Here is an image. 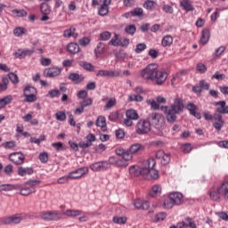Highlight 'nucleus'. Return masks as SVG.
<instances>
[{
  "mask_svg": "<svg viewBox=\"0 0 228 228\" xmlns=\"http://www.w3.org/2000/svg\"><path fill=\"white\" fill-rule=\"evenodd\" d=\"M129 172L131 175H134V177H138L139 175H142V177H145L149 170H147V166L146 164H144L142 167H140L138 166H132L129 168Z\"/></svg>",
  "mask_w": 228,
  "mask_h": 228,
  "instance_id": "6e6552de",
  "label": "nucleus"
},
{
  "mask_svg": "<svg viewBox=\"0 0 228 228\" xmlns=\"http://www.w3.org/2000/svg\"><path fill=\"white\" fill-rule=\"evenodd\" d=\"M88 167H80L71 173H69L70 179H79L85 175V174H87Z\"/></svg>",
  "mask_w": 228,
  "mask_h": 228,
  "instance_id": "aec40b11",
  "label": "nucleus"
},
{
  "mask_svg": "<svg viewBox=\"0 0 228 228\" xmlns=\"http://www.w3.org/2000/svg\"><path fill=\"white\" fill-rule=\"evenodd\" d=\"M143 15V9L135 8L132 11V17H142Z\"/></svg>",
  "mask_w": 228,
  "mask_h": 228,
  "instance_id": "052dcab7",
  "label": "nucleus"
},
{
  "mask_svg": "<svg viewBox=\"0 0 228 228\" xmlns=\"http://www.w3.org/2000/svg\"><path fill=\"white\" fill-rule=\"evenodd\" d=\"M112 220L114 224H126V222H127L126 217H120V216H114Z\"/></svg>",
  "mask_w": 228,
  "mask_h": 228,
  "instance_id": "69168bd1",
  "label": "nucleus"
},
{
  "mask_svg": "<svg viewBox=\"0 0 228 228\" xmlns=\"http://www.w3.org/2000/svg\"><path fill=\"white\" fill-rule=\"evenodd\" d=\"M147 120L150 124H152V126H160V124L165 122V118L159 113L153 112L149 114Z\"/></svg>",
  "mask_w": 228,
  "mask_h": 228,
  "instance_id": "1a4fd4ad",
  "label": "nucleus"
},
{
  "mask_svg": "<svg viewBox=\"0 0 228 228\" xmlns=\"http://www.w3.org/2000/svg\"><path fill=\"white\" fill-rule=\"evenodd\" d=\"M106 49V45L104 43H99L94 49L95 54H104V51Z\"/></svg>",
  "mask_w": 228,
  "mask_h": 228,
  "instance_id": "58836bf2",
  "label": "nucleus"
},
{
  "mask_svg": "<svg viewBox=\"0 0 228 228\" xmlns=\"http://www.w3.org/2000/svg\"><path fill=\"white\" fill-rule=\"evenodd\" d=\"M109 45H113L114 47H118V45H120V39L118 38V34H114L113 38L109 42Z\"/></svg>",
  "mask_w": 228,
  "mask_h": 228,
  "instance_id": "79ce46f5",
  "label": "nucleus"
},
{
  "mask_svg": "<svg viewBox=\"0 0 228 228\" xmlns=\"http://www.w3.org/2000/svg\"><path fill=\"white\" fill-rule=\"evenodd\" d=\"M68 79H69V81H73V83H76L77 85H79V83H83V81H85V76L79 75L78 73H69Z\"/></svg>",
  "mask_w": 228,
  "mask_h": 228,
  "instance_id": "393cba45",
  "label": "nucleus"
},
{
  "mask_svg": "<svg viewBox=\"0 0 228 228\" xmlns=\"http://www.w3.org/2000/svg\"><path fill=\"white\" fill-rule=\"evenodd\" d=\"M110 165H115L116 167H127L129 163H127V160L124 159L122 157H110L109 159Z\"/></svg>",
  "mask_w": 228,
  "mask_h": 228,
  "instance_id": "f3484780",
  "label": "nucleus"
},
{
  "mask_svg": "<svg viewBox=\"0 0 228 228\" xmlns=\"http://www.w3.org/2000/svg\"><path fill=\"white\" fill-rule=\"evenodd\" d=\"M154 167H156V160H154V159H150L146 161V170H148L144 176L146 179L149 175L151 179H158V177H159V174L158 170L154 169Z\"/></svg>",
  "mask_w": 228,
  "mask_h": 228,
  "instance_id": "20e7f679",
  "label": "nucleus"
},
{
  "mask_svg": "<svg viewBox=\"0 0 228 228\" xmlns=\"http://www.w3.org/2000/svg\"><path fill=\"white\" fill-rule=\"evenodd\" d=\"M216 111L219 115L228 114V106L225 105V101H221L216 102Z\"/></svg>",
  "mask_w": 228,
  "mask_h": 228,
  "instance_id": "bb28decb",
  "label": "nucleus"
},
{
  "mask_svg": "<svg viewBox=\"0 0 228 228\" xmlns=\"http://www.w3.org/2000/svg\"><path fill=\"white\" fill-rule=\"evenodd\" d=\"M26 102H35L37 101V94H28V91L23 94Z\"/></svg>",
  "mask_w": 228,
  "mask_h": 228,
  "instance_id": "49530a36",
  "label": "nucleus"
},
{
  "mask_svg": "<svg viewBox=\"0 0 228 228\" xmlns=\"http://www.w3.org/2000/svg\"><path fill=\"white\" fill-rule=\"evenodd\" d=\"M180 6L185 10V12H193V5L191 4L188 0H183L180 2Z\"/></svg>",
  "mask_w": 228,
  "mask_h": 228,
  "instance_id": "72a5a7b5",
  "label": "nucleus"
},
{
  "mask_svg": "<svg viewBox=\"0 0 228 228\" xmlns=\"http://www.w3.org/2000/svg\"><path fill=\"white\" fill-rule=\"evenodd\" d=\"M145 49H147V45H145L144 43H139L135 46L134 53L140 54V53L145 51Z\"/></svg>",
  "mask_w": 228,
  "mask_h": 228,
  "instance_id": "de8ad7c7",
  "label": "nucleus"
},
{
  "mask_svg": "<svg viewBox=\"0 0 228 228\" xmlns=\"http://www.w3.org/2000/svg\"><path fill=\"white\" fill-rule=\"evenodd\" d=\"M128 100L130 101V102H142V101H143V96L140 94H132L128 96Z\"/></svg>",
  "mask_w": 228,
  "mask_h": 228,
  "instance_id": "37998d69",
  "label": "nucleus"
},
{
  "mask_svg": "<svg viewBox=\"0 0 228 228\" xmlns=\"http://www.w3.org/2000/svg\"><path fill=\"white\" fill-rule=\"evenodd\" d=\"M213 127L216 129V131H222V127H224L225 121L222 114L215 113L213 114Z\"/></svg>",
  "mask_w": 228,
  "mask_h": 228,
  "instance_id": "9d476101",
  "label": "nucleus"
},
{
  "mask_svg": "<svg viewBox=\"0 0 228 228\" xmlns=\"http://www.w3.org/2000/svg\"><path fill=\"white\" fill-rule=\"evenodd\" d=\"M158 195H161V186L159 184L153 185L151 189V192L148 194L149 197H158Z\"/></svg>",
  "mask_w": 228,
  "mask_h": 228,
  "instance_id": "2f4dec72",
  "label": "nucleus"
},
{
  "mask_svg": "<svg viewBox=\"0 0 228 228\" xmlns=\"http://www.w3.org/2000/svg\"><path fill=\"white\" fill-rule=\"evenodd\" d=\"M199 85L201 90H209V83L206 82V80H200Z\"/></svg>",
  "mask_w": 228,
  "mask_h": 228,
  "instance_id": "774afa93",
  "label": "nucleus"
},
{
  "mask_svg": "<svg viewBox=\"0 0 228 228\" xmlns=\"http://www.w3.org/2000/svg\"><path fill=\"white\" fill-rule=\"evenodd\" d=\"M147 104H149L151 110H159V104L154 100H147Z\"/></svg>",
  "mask_w": 228,
  "mask_h": 228,
  "instance_id": "680f3d73",
  "label": "nucleus"
},
{
  "mask_svg": "<svg viewBox=\"0 0 228 228\" xmlns=\"http://www.w3.org/2000/svg\"><path fill=\"white\" fill-rule=\"evenodd\" d=\"M102 3L98 9V15L101 17H106L110 13V4H111V0H101Z\"/></svg>",
  "mask_w": 228,
  "mask_h": 228,
  "instance_id": "ddd939ff",
  "label": "nucleus"
},
{
  "mask_svg": "<svg viewBox=\"0 0 228 228\" xmlns=\"http://www.w3.org/2000/svg\"><path fill=\"white\" fill-rule=\"evenodd\" d=\"M26 92H28V94H37V88L31 86H26L23 94H26Z\"/></svg>",
  "mask_w": 228,
  "mask_h": 228,
  "instance_id": "4d7b16f0",
  "label": "nucleus"
},
{
  "mask_svg": "<svg viewBox=\"0 0 228 228\" xmlns=\"http://www.w3.org/2000/svg\"><path fill=\"white\" fill-rule=\"evenodd\" d=\"M8 77L13 85H17V83H19V77L17 74L11 72L8 74Z\"/></svg>",
  "mask_w": 228,
  "mask_h": 228,
  "instance_id": "864d4df0",
  "label": "nucleus"
},
{
  "mask_svg": "<svg viewBox=\"0 0 228 228\" xmlns=\"http://www.w3.org/2000/svg\"><path fill=\"white\" fill-rule=\"evenodd\" d=\"M60 74H61V69L58 67L47 68L43 72L45 77H56Z\"/></svg>",
  "mask_w": 228,
  "mask_h": 228,
  "instance_id": "dca6fc26",
  "label": "nucleus"
},
{
  "mask_svg": "<svg viewBox=\"0 0 228 228\" xmlns=\"http://www.w3.org/2000/svg\"><path fill=\"white\" fill-rule=\"evenodd\" d=\"M181 150L185 154H190V152H191L193 148L191 147V143H185V144L182 145Z\"/></svg>",
  "mask_w": 228,
  "mask_h": 228,
  "instance_id": "603ef678",
  "label": "nucleus"
},
{
  "mask_svg": "<svg viewBox=\"0 0 228 228\" xmlns=\"http://www.w3.org/2000/svg\"><path fill=\"white\" fill-rule=\"evenodd\" d=\"M83 214V211L79 209H67L66 211L63 212V215L65 216H68L69 218H76L77 216H81Z\"/></svg>",
  "mask_w": 228,
  "mask_h": 228,
  "instance_id": "a878e982",
  "label": "nucleus"
},
{
  "mask_svg": "<svg viewBox=\"0 0 228 228\" xmlns=\"http://www.w3.org/2000/svg\"><path fill=\"white\" fill-rule=\"evenodd\" d=\"M76 31V28H69L64 30L63 37L65 38H70V37H77V34L74 33Z\"/></svg>",
  "mask_w": 228,
  "mask_h": 228,
  "instance_id": "a18cd8bd",
  "label": "nucleus"
},
{
  "mask_svg": "<svg viewBox=\"0 0 228 228\" xmlns=\"http://www.w3.org/2000/svg\"><path fill=\"white\" fill-rule=\"evenodd\" d=\"M160 110L165 113L167 122H169V124H174V122L177 120L176 115H179L180 112L184 110V103L183 99L176 97L170 107L161 106Z\"/></svg>",
  "mask_w": 228,
  "mask_h": 228,
  "instance_id": "f257e3e1",
  "label": "nucleus"
},
{
  "mask_svg": "<svg viewBox=\"0 0 228 228\" xmlns=\"http://www.w3.org/2000/svg\"><path fill=\"white\" fill-rule=\"evenodd\" d=\"M122 76L119 71L108 69H100L96 74V77H120Z\"/></svg>",
  "mask_w": 228,
  "mask_h": 228,
  "instance_id": "f8f14e48",
  "label": "nucleus"
},
{
  "mask_svg": "<svg viewBox=\"0 0 228 228\" xmlns=\"http://www.w3.org/2000/svg\"><path fill=\"white\" fill-rule=\"evenodd\" d=\"M92 98H86L84 101L79 102V106H83L84 108H86L88 106H92Z\"/></svg>",
  "mask_w": 228,
  "mask_h": 228,
  "instance_id": "0e129e2a",
  "label": "nucleus"
},
{
  "mask_svg": "<svg viewBox=\"0 0 228 228\" xmlns=\"http://www.w3.org/2000/svg\"><path fill=\"white\" fill-rule=\"evenodd\" d=\"M20 222H22V216H20L19 214L3 219V224L5 225H12V224H20Z\"/></svg>",
  "mask_w": 228,
  "mask_h": 228,
  "instance_id": "6ab92c4d",
  "label": "nucleus"
},
{
  "mask_svg": "<svg viewBox=\"0 0 228 228\" xmlns=\"http://www.w3.org/2000/svg\"><path fill=\"white\" fill-rule=\"evenodd\" d=\"M78 65H79V67H82V69H84V70H86L87 72H94L95 71V66L90 62H86L85 61H79Z\"/></svg>",
  "mask_w": 228,
  "mask_h": 228,
  "instance_id": "cd10ccee",
  "label": "nucleus"
},
{
  "mask_svg": "<svg viewBox=\"0 0 228 228\" xmlns=\"http://www.w3.org/2000/svg\"><path fill=\"white\" fill-rule=\"evenodd\" d=\"M9 159L14 163V165H22L26 157L22 152H14L9 155Z\"/></svg>",
  "mask_w": 228,
  "mask_h": 228,
  "instance_id": "2eb2a0df",
  "label": "nucleus"
},
{
  "mask_svg": "<svg viewBox=\"0 0 228 228\" xmlns=\"http://www.w3.org/2000/svg\"><path fill=\"white\" fill-rule=\"evenodd\" d=\"M25 33H26V28L22 27H18L13 30V34L15 35V37H22V35H24Z\"/></svg>",
  "mask_w": 228,
  "mask_h": 228,
  "instance_id": "09e8293b",
  "label": "nucleus"
},
{
  "mask_svg": "<svg viewBox=\"0 0 228 228\" xmlns=\"http://www.w3.org/2000/svg\"><path fill=\"white\" fill-rule=\"evenodd\" d=\"M157 5H158V4L156 2H154V0H147L143 4V8H145L146 10H152Z\"/></svg>",
  "mask_w": 228,
  "mask_h": 228,
  "instance_id": "4c0bfd02",
  "label": "nucleus"
},
{
  "mask_svg": "<svg viewBox=\"0 0 228 228\" xmlns=\"http://www.w3.org/2000/svg\"><path fill=\"white\" fill-rule=\"evenodd\" d=\"M195 224V221H193V219L190 216L185 217L183 221L179 222L176 224L177 228H188V227H191L193 226Z\"/></svg>",
  "mask_w": 228,
  "mask_h": 228,
  "instance_id": "b1692460",
  "label": "nucleus"
},
{
  "mask_svg": "<svg viewBox=\"0 0 228 228\" xmlns=\"http://www.w3.org/2000/svg\"><path fill=\"white\" fill-rule=\"evenodd\" d=\"M39 160L41 163H47L49 161V154L45 151L39 153Z\"/></svg>",
  "mask_w": 228,
  "mask_h": 228,
  "instance_id": "5fc2aeb1",
  "label": "nucleus"
},
{
  "mask_svg": "<svg viewBox=\"0 0 228 228\" xmlns=\"http://www.w3.org/2000/svg\"><path fill=\"white\" fill-rule=\"evenodd\" d=\"M90 44V38L84 37L81 39L78 40V45H81V47H86Z\"/></svg>",
  "mask_w": 228,
  "mask_h": 228,
  "instance_id": "bf43d9fd",
  "label": "nucleus"
},
{
  "mask_svg": "<svg viewBox=\"0 0 228 228\" xmlns=\"http://www.w3.org/2000/svg\"><path fill=\"white\" fill-rule=\"evenodd\" d=\"M175 204L172 200V199L169 197L168 199L165 200L163 202V208L164 209H172Z\"/></svg>",
  "mask_w": 228,
  "mask_h": 228,
  "instance_id": "ea45409f",
  "label": "nucleus"
},
{
  "mask_svg": "<svg viewBox=\"0 0 228 228\" xmlns=\"http://www.w3.org/2000/svg\"><path fill=\"white\" fill-rule=\"evenodd\" d=\"M67 49L71 54H77V53H79V45L76 43H70L68 45Z\"/></svg>",
  "mask_w": 228,
  "mask_h": 228,
  "instance_id": "7c9ffc66",
  "label": "nucleus"
},
{
  "mask_svg": "<svg viewBox=\"0 0 228 228\" xmlns=\"http://www.w3.org/2000/svg\"><path fill=\"white\" fill-rule=\"evenodd\" d=\"M61 216L59 211H46L41 213L42 220L46 222H58V220H61Z\"/></svg>",
  "mask_w": 228,
  "mask_h": 228,
  "instance_id": "0eeeda50",
  "label": "nucleus"
},
{
  "mask_svg": "<svg viewBox=\"0 0 228 228\" xmlns=\"http://www.w3.org/2000/svg\"><path fill=\"white\" fill-rule=\"evenodd\" d=\"M12 95H7L2 99H0V110L2 108H4V106H6L7 104H10V102H12Z\"/></svg>",
  "mask_w": 228,
  "mask_h": 228,
  "instance_id": "e433bc0d",
  "label": "nucleus"
},
{
  "mask_svg": "<svg viewBox=\"0 0 228 228\" xmlns=\"http://www.w3.org/2000/svg\"><path fill=\"white\" fill-rule=\"evenodd\" d=\"M60 95V90L58 89H53L50 90L46 95V97H50L51 99H54V97H59Z\"/></svg>",
  "mask_w": 228,
  "mask_h": 228,
  "instance_id": "6e6d98bb",
  "label": "nucleus"
},
{
  "mask_svg": "<svg viewBox=\"0 0 228 228\" xmlns=\"http://www.w3.org/2000/svg\"><path fill=\"white\" fill-rule=\"evenodd\" d=\"M173 42L174 38L172 37V36L167 35L163 37L162 45L163 47H168L169 45H172Z\"/></svg>",
  "mask_w": 228,
  "mask_h": 228,
  "instance_id": "c9c22d12",
  "label": "nucleus"
},
{
  "mask_svg": "<svg viewBox=\"0 0 228 228\" xmlns=\"http://www.w3.org/2000/svg\"><path fill=\"white\" fill-rule=\"evenodd\" d=\"M13 54L15 58H19L20 60H21V58H26V56H31V54H33V50L18 49Z\"/></svg>",
  "mask_w": 228,
  "mask_h": 228,
  "instance_id": "4be33fe9",
  "label": "nucleus"
},
{
  "mask_svg": "<svg viewBox=\"0 0 228 228\" xmlns=\"http://www.w3.org/2000/svg\"><path fill=\"white\" fill-rule=\"evenodd\" d=\"M169 199H171L175 206H181V204H183V193L181 192L170 193Z\"/></svg>",
  "mask_w": 228,
  "mask_h": 228,
  "instance_id": "412c9836",
  "label": "nucleus"
},
{
  "mask_svg": "<svg viewBox=\"0 0 228 228\" xmlns=\"http://www.w3.org/2000/svg\"><path fill=\"white\" fill-rule=\"evenodd\" d=\"M160 163L161 165H168V163H170V154H164V156L160 159Z\"/></svg>",
  "mask_w": 228,
  "mask_h": 228,
  "instance_id": "e2e57ef3",
  "label": "nucleus"
},
{
  "mask_svg": "<svg viewBox=\"0 0 228 228\" xmlns=\"http://www.w3.org/2000/svg\"><path fill=\"white\" fill-rule=\"evenodd\" d=\"M126 118H130L132 120H138L139 118L138 112L133 109L126 110Z\"/></svg>",
  "mask_w": 228,
  "mask_h": 228,
  "instance_id": "473e14b6",
  "label": "nucleus"
},
{
  "mask_svg": "<svg viewBox=\"0 0 228 228\" xmlns=\"http://www.w3.org/2000/svg\"><path fill=\"white\" fill-rule=\"evenodd\" d=\"M156 70H158V64L156 63L149 64L144 69H142V77L147 80L149 79L154 80Z\"/></svg>",
  "mask_w": 228,
  "mask_h": 228,
  "instance_id": "423d86ee",
  "label": "nucleus"
},
{
  "mask_svg": "<svg viewBox=\"0 0 228 228\" xmlns=\"http://www.w3.org/2000/svg\"><path fill=\"white\" fill-rule=\"evenodd\" d=\"M2 147H4V149H13L15 147V142L13 141L5 142L2 143Z\"/></svg>",
  "mask_w": 228,
  "mask_h": 228,
  "instance_id": "338daca9",
  "label": "nucleus"
},
{
  "mask_svg": "<svg viewBox=\"0 0 228 228\" xmlns=\"http://www.w3.org/2000/svg\"><path fill=\"white\" fill-rule=\"evenodd\" d=\"M209 37H210L209 29L208 28L203 29L201 32V37L200 39V44H202V45H206V44L209 42Z\"/></svg>",
  "mask_w": 228,
  "mask_h": 228,
  "instance_id": "c85d7f7f",
  "label": "nucleus"
},
{
  "mask_svg": "<svg viewBox=\"0 0 228 228\" xmlns=\"http://www.w3.org/2000/svg\"><path fill=\"white\" fill-rule=\"evenodd\" d=\"M224 197L226 200H228V183L224 182L221 184L220 187L216 189V191L210 192V199L212 200L218 201L220 200V197Z\"/></svg>",
  "mask_w": 228,
  "mask_h": 228,
  "instance_id": "7ed1b4c3",
  "label": "nucleus"
},
{
  "mask_svg": "<svg viewBox=\"0 0 228 228\" xmlns=\"http://www.w3.org/2000/svg\"><path fill=\"white\" fill-rule=\"evenodd\" d=\"M56 119L60 122H63V120L67 119V115L63 111H58L55 114Z\"/></svg>",
  "mask_w": 228,
  "mask_h": 228,
  "instance_id": "13d9d810",
  "label": "nucleus"
},
{
  "mask_svg": "<svg viewBox=\"0 0 228 228\" xmlns=\"http://www.w3.org/2000/svg\"><path fill=\"white\" fill-rule=\"evenodd\" d=\"M17 187L13 184H1L0 191H12V190H16Z\"/></svg>",
  "mask_w": 228,
  "mask_h": 228,
  "instance_id": "c03bdc74",
  "label": "nucleus"
},
{
  "mask_svg": "<svg viewBox=\"0 0 228 228\" xmlns=\"http://www.w3.org/2000/svg\"><path fill=\"white\" fill-rule=\"evenodd\" d=\"M90 168L93 172H101L108 170L110 168V164L106 160L98 161L91 164Z\"/></svg>",
  "mask_w": 228,
  "mask_h": 228,
  "instance_id": "9b49d317",
  "label": "nucleus"
},
{
  "mask_svg": "<svg viewBox=\"0 0 228 228\" xmlns=\"http://www.w3.org/2000/svg\"><path fill=\"white\" fill-rule=\"evenodd\" d=\"M135 131L137 134H147L151 131V123L148 119H140L136 126Z\"/></svg>",
  "mask_w": 228,
  "mask_h": 228,
  "instance_id": "39448f33",
  "label": "nucleus"
},
{
  "mask_svg": "<svg viewBox=\"0 0 228 228\" xmlns=\"http://www.w3.org/2000/svg\"><path fill=\"white\" fill-rule=\"evenodd\" d=\"M141 151H143V145L140 143H134L128 150L117 148L115 150V154H117V156H120V158L125 159V161H131V159H133V154H138Z\"/></svg>",
  "mask_w": 228,
  "mask_h": 228,
  "instance_id": "f03ea898",
  "label": "nucleus"
},
{
  "mask_svg": "<svg viewBox=\"0 0 228 228\" xmlns=\"http://www.w3.org/2000/svg\"><path fill=\"white\" fill-rule=\"evenodd\" d=\"M167 77H168V74L167 72L159 71L158 69L155 71L154 79H155L156 85H159V86L163 85V83L167 81Z\"/></svg>",
  "mask_w": 228,
  "mask_h": 228,
  "instance_id": "a211bd4d",
  "label": "nucleus"
},
{
  "mask_svg": "<svg viewBox=\"0 0 228 228\" xmlns=\"http://www.w3.org/2000/svg\"><path fill=\"white\" fill-rule=\"evenodd\" d=\"M33 174V167H18V175L24 177V175H31Z\"/></svg>",
  "mask_w": 228,
  "mask_h": 228,
  "instance_id": "c756f323",
  "label": "nucleus"
},
{
  "mask_svg": "<svg viewBox=\"0 0 228 228\" xmlns=\"http://www.w3.org/2000/svg\"><path fill=\"white\" fill-rule=\"evenodd\" d=\"M125 31L128 35H134L136 33V27L134 25H127L125 28Z\"/></svg>",
  "mask_w": 228,
  "mask_h": 228,
  "instance_id": "8fccbe9b",
  "label": "nucleus"
},
{
  "mask_svg": "<svg viewBox=\"0 0 228 228\" xmlns=\"http://www.w3.org/2000/svg\"><path fill=\"white\" fill-rule=\"evenodd\" d=\"M95 124H96L97 127H102V131H106V129H104L106 127V118L105 117H102V116L98 117Z\"/></svg>",
  "mask_w": 228,
  "mask_h": 228,
  "instance_id": "f704fd0d",
  "label": "nucleus"
},
{
  "mask_svg": "<svg viewBox=\"0 0 228 228\" xmlns=\"http://www.w3.org/2000/svg\"><path fill=\"white\" fill-rule=\"evenodd\" d=\"M134 206L136 209H142L147 211L151 205L149 204V201L138 199L134 202Z\"/></svg>",
  "mask_w": 228,
  "mask_h": 228,
  "instance_id": "5701e85b",
  "label": "nucleus"
},
{
  "mask_svg": "<svg viewBox=\"0 0 228 228\" xmlns=\"http://www.w3.org/2000/svg\"><path fill=\"white\" fill-rule=\"evenodd\" d=\"M111 38V34L110 31H104L100 34V40H102L103 42H106Z\"/></svg>",
  "mask_w": 228,
  "mask_h": 228,
  "instance_id": "3c124183",
  "label": "nucleus"
},
{
  "mask_svg": "<svg viewBox=\"0 0 228 228\" xmlns=\"http://www.w3.org/2000/svg\"><path fill=\"white\" fill-rule=\"evenodd\" d=\"M40 12L43 14L40 20H42V22L49 20V15L51 14V6L49 5V4L42 3L40 4Z\"/></svg>",
  "mask_w": 228,
  "mask_h": 228,
  "instance_id": "4468645a",
  "label": "nucleus"
},
{
  "mask_svg": "<svg viewBox=\"0 0 228 228\" xmlns=\"http://www.w3.org/2000/svg\"><path fill=\"white\" fill-rule=\"evenodd\" d=\"M35 191H37L36 190L33 191V189H31L30 187H25L20 190V193L23 197H28V195H31V193H35Z\"/></svg>",
  "mask_w": 228,
  "mask_h": 228,
  "instance_id": "a19ab883",
  "label": "nucleus"
}]
</instances>
